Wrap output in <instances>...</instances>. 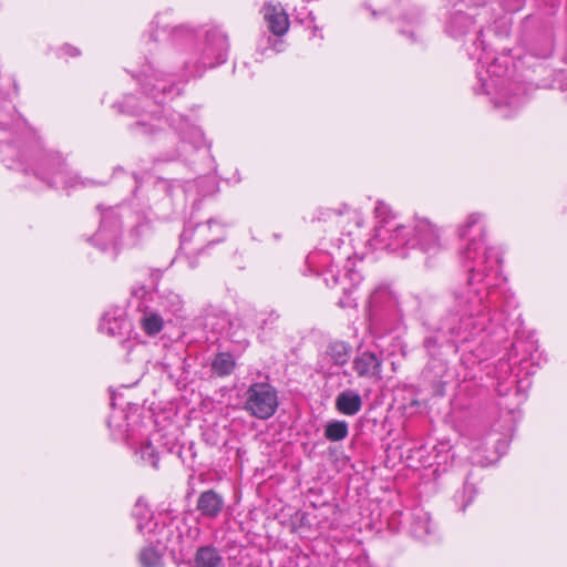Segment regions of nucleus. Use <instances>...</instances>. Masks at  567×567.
<instances>
[{
    "instance_id": "nucleus-10",
    "label": "nucleus",
    "mask_w": 567,
    "mask_h": 567,
    "mask_svg": "<svg viewBox=\"0 0 567 567\" xmlns=\"http://www.w3.org/2000/svg\"><path fill=\"white\" fill-rule=\"evenodd\" d=\"M133 76L141 83L144 93L158 104L179 94L174 80L166 79V74L156 71L152 64H147L141 73Z\"/></svg>"
},
{
    "instance_id": "nucleus-11",
    "label": "nucleus",
    "mask_w": 567,
    "mask_h": 567,
    "mask_svg": "<svg viewBox=\"0 0 567 567\" xmlns=\"http://www.w3.org/2000/svg\"><path fill=\"white\" fill-rule=\"evenodd\" d=\"M99 329L111 337H120L121 344L125 349H131V333L133 331L132 322L127 319L123 308L115 307L106 311L100 322Z\"/></svg>"
},
{
    "instance_id": "nucleus-30",
    "label": "nucleus",
    "mask_w": 567,
    "mask_h": 567,
    "mask_svg": "<svg viewBox=\"0 0 567 567\" xmlns=\"http://www.w3.org/2000/svg\"><path fill=\"white\" fill-rule=\"evenodd\" d=\"M476 494V488L473 484L467 481L464 483L463 489L457 492L454 499L460 504V509L465 512L466 507L473 502Z\"/></svg>"
},
{
    "instance_id": "nucleus-28",
    "label": "nucleus",
    "mask_w": 567,
    "mask_h": 567,
    "mask_svg": "<svg viewBox=\"0 0 567 567\" xmlns=\"http://www.w3.org/2000/svg\"><path fill=\"white\" fill-rule=\"evenodd\" d=\"M164 321L158 313H145L141 319V327L151 337L156 336L163 329Z\"/></svg>"
},
{
    "instance_id": "nucleus-42",
    "label": "nucleus",
    "mask_w": 567,
    "mask_h": 567,
    "mask_svg": "<svg viewBox=\"0 0 567 567\" xmlns=\"http://www.w3.org/2000/svg\"><path fill=\"white\" fill-rule=\"evenodd\" d=\"M337 214V215H341L342 213L340 210H336V209H326L323 213H321V215L323 216V218L326 219L327 217H330L331 214Z\"/></svg>"
},
{
    "instance_id": "nucleus-24",
    "label": "nucleus",
    "mask_w": 567,
    "mask_h": 567,
    "mask_svg": "<svg viewBox=\"0 0 567 567\" xmlns=\"http://www.w3.org/2000/svg\"><path fill=\"white\" fill-rule=\"evenodd\" d=\"M323 434L330 442H340L348 436L349 424L344 420H331L324 425Z\"/></svg>"
},
{
    "instance_id": "nucleus-41",
    "label": "nucleus",
    "mask_w": 567,
    "mask_h": 567,
    "mask_svg": "<svg viewBox=\"0 0 567 567\" xmlns=\"http://www.w3.org/2000/svg\"><path fill=\"white\" fill-rule=\"evenodd\" d=\"M474 44L477 45V47L480 45L483 50H485L484 39H483V30H480L477 32L476 39L474 41Z\"/></svg>"
},
{
    "instance_id": "nucleus-26",
    "label": "nucleus",
    "mask_w": 567,
    "mask_h": 567,
    "mask_svg": "<svg viewBox=\"0 0 567 567\" xmlns=\"http://www.w3.org/2000/svg\"><path fill=\"white\" fill-rule=\"evenodd\" d=\"M159 305L173 315H177L183 310V300L181 296L171 290L159 293Z\"/></svg>"
},
{
    "instance_id": "nucleus-25",
    "label": "nucleus",
    "mask_w": 567,
    "mask_h": 567,
    "mask_svg": "<svg viewBox=\"0 0 567 567\" xmlns=\"http://www.w3.org/2000/svg\"><path fill=\"white\" fill-rule=\"evenodd\" d=\"M164 553L151 544L141 549L138 560L142 567H162Z\"/></svg>"
},
{
    "instance_id": "nucleus-40",
    "label": "nucleus",
    "mask_w": 567,
    "mask_h": 567,
    "mask_svg": "<svg viewBox=\"0 0 567 567\" xmlns=\"http://www.w3.org/2000/svg\"><path fill=\"white\" fill-rule=\"evenodd\" d=\"M61 51L64 53V54H68L69 56H72V58H75V56H79L80 55V50L71 44H63L61 47Z\"/></svg>"
},
{
    "instance_id": "nucleus-29",
    "label": "nucleus",
    "mask_w": 567,
    "mask_h": 567,
    "mask_svg": "<svg viewBox=\"0 0 567 567\" xmlns=\"http://www.w3.org/2000/svg\"><path fill=\"white\" fill-rule=\"evenodd\" d=\"M140 104L138 99L130 94L125 95L123 101L114 104V106L117 107L121 113L138 116L142 112V106Z\"/></svg>"
},
{
    "instance_id": "nucleus-13",
    "label": "nucleus",
    "mask_w": 567,
    "mask_h": 567,
    "mask_svg": "<svg viewBox=\"0 0 567 567\" xmlns=\"http://www.w3.org/2000/svg\"><path fill=\"white\" fill-rule=\"evenodd\" d=\"M381 355L372 351H363L358 353L352 361V370L358 378L362 379H381L382 378Z\"/></svg>"
},
{
    "instance_id": "nucleus-35",
    "label": "nucleus",
    "mask_w": 567,
    "mask_h": 567,
    "mask_svg": "<svg viewBox=\"0 0 567 567\" xmlns=\"http://www.w3.org/2000/svg\"><path fill=\"white\" fill-rule=\"evenodd\" d=\"M177 454L183 463H186L188 458L194 460L196 456L194 443L190 442L187 447L184 445L178 446Z\"/></svg>"
},
{
    "instance_id": "nucleus-34",
    "label": "nucleus",
    "mask_w": 567,
    "mask_h": 567,
    "mask_svg": "<svg viewBox=\"0 0 567 567\" xmlns=\"http://www.w3.org/2000/svg\"><path fill=\"white\" fill-rule=\"evenodd\" d=\"M353 289L344 287L343 297L338 301V306L341 308H353L357 306L355 298L352 297Z\"/></svg>"
},
{
    "instance_id": "nucleus-32",
    "label": "nucleus",
    "mask_w": 567,
    "mask_h": 567,
    "mask_svg": "<svg viewBox=\"0 0 567 567\" xmlns=\"http://www.w3.org/2000/svg\"><path fill=\"white\" fill-rule=\"evenodd\" d=\"M169 37L174 44H179L184 41L192 43L196 38L194 31L186 25H176L172 28Z\"/></svg>"
},
{
    "instance_id": "nucleus-48",
    "label": "nucleus",
    "mask_w": 567,
    "mask_h": 567,
    "mask_svg": "<svg viewBox=\"0 0 567 567\" xmlns=\"http://www.w3.org/2000/svg\"><path fill=\"white\" fill-rule=\"evenodd\" d=\"M111 405H112V406H114V405H115L114 398H112Z\"/></svg>"
},
{
    "instance_id": "nucleus-36",
    "label": "nucleus",
    "mask_w": 567,
    "mask_h": 567,
    "mask_svg": "<svg viewBox=\"0 0 567 567\" xmlns=\"http://www.w3.org/2000/svg\"><path fill=\"white\" fill-rule=\"evenodd\" d=\"M151 229V226L148 223H138L131 229V236L135 238V243L140 240L141 237H143L146 233H148Z\"/></svg>"
},
{
    "instance_id": "nucleus-23",
    "label": "nucleus",
    "mask_w": 567,
    "mask_h": 567,
    "mask_svg": "<svg viewBox=\"0 0 567 567\" xmlns=\"http://www.w3.org/2000/svg\"><path fill=\"white\" fill-rule=\"evenodd\" d=\"M474 21L468 14L457 11L453 13L446 24L447 33L457 39L466 34L473 27Z\"/></svg>"
},
{
    "instance_id": "nucleus-22",
    "label": "nucleus",
    "mask_w": 567,
    "mask_h": 567,
    "mask_svg": "<svg viewBox=\"0 0 567 567\" xmlns=\"http://www.w3.org/2000/svg\"><path fill=\"white\" fill-rule=\"evenodd\" d=\"M236 369V360L230 352H218L210 361V373L217 378L230 375Z\"/></svg>"
},
{
    "instance_id": "nucleus-15",
    "label": "nucleus",
    "mask_w": 567,
    "mask_h": 567,
    "mask_svg": "<svg viewBox=\"0 0 567 567\" xmlns=\"http://www.w3.org/2000/svg\"><path fill=\"white\" fill-rule=\"evenodd\" d=\"M375 215L379 220L374 227L373 239L377 244L383 245V248L386 249V243L390 241V235L393 234L395 227L391 226V221L394 217L391 208L382 202H379L375 206Z\"/></svg>"
},
{
    "instance_id": "nucleus-19",
    "label": "nucleus",
    "mask_w": 567,
    "mask_h": 567,
    "mask_svg": "<svg viewBox=\"0 0 567 567\" xmlns=\"http://www.w3.org/2000/svg\"><path fill=\"white\" fill-rule=\"evenodd\" d=\"M194 567H223L224 558L215 546H199L194 555Z\"/></svg>"
},
{
    "instance_id": "nucleus-33",
    "label": "nucleus",
    "mask_w": 567,
    "mask_h": 567,
    "mask_svg": "<svg viewBox=\"0 0 567 567\" xmlns=\"http://www.w3.org/2000/svg\"><path fill=\"white\" fill-rule=\"evenodd\" d=\"M354 261H352L350 258L347 260V264L344 266L346 268V274L343 276V279H348L350 281V287L349 288H354L357 287L361 280H362V276L357 271L354 270Z\"/></svg>"
},
{
    "instance_id": "nucleus-47",
    "label": "nucleus",
    "mask_w": 567,
    "mask_h": 567,
    "mask_svg": "<svg viewBox=\"0 0 567 567\" xmlns=\"http://www.w3.org/2000/svg\"><path fill=\"white\" fill-rule=\"evenodd\" d=\"M150 37H151V39H152L153 41H156V38H155V35H154V32H151Z\"/></svg>"
},
{
    "instance_id": "nucleus-37",
    "label": "nucleus",
    "mask_w": 567,
    "mask_h": 567,
    "mask_svg": "<svg viewBox=\"0 0 567 567\" xmlns=\"http://www.w3.org/2000/svg\"><path fill=\"white\" fill-rule=\"evenodd\" d=\"M279 319V315L275 311L268 313V316L260 321L261 329H272L277 320Z\"/></svg>"
},
{
    "instance_id": "nucleus-44",
    "label": "nucleus",
    "mask_w": 567,
    "mask_h": 567,
    "mask_svg": "<svg viewBox=\"0 0 567 567\" xmlns=\"http://www.w3.org/2000/svg\"><path fill=\"white\" fill-rule=\"evenodd\" d=\"M6 148H7V151H9V152H11V151L13 152L16 147H14L11 143H7V144H6Z\"/></svg>"
},
{
    "instance_id": "nucleus-3",
    "label": "nucleus",
    "mask_w": 567,
    "mask_h": 567,
    "mask_svg": "<svg viewBox=\"0 0 567 567\" xmlns=\"http://www.w3.org/2000/svg\"><path fill=\"white\" fill-rule=\"evenodd\" d=\"M441 240L437 229L427 219H417L412 227L395 225L390 241L386 243L389 251H399L402 258L409 256V250H419L426 255H436L441 250Z\"/></svg>"
},
{
    "instance_id": "nucleus-31",
    "label": "nucleus",
    "mask_w": 567,
    "mask_h": 567,
    "mask_svg": "<svg viewBox=\"0 0 567 567\" xmlns=\"http://www.w3.org/2000/svg\"><path fill=\"white\" fill-rule=\"evenodd\" d=\"M292 523L299 528H312L319 527L320 522L317 516L305 511H297L292 516Z\"/></svg>"
},
{
    "instance_id": "nucleus-4",
    "label": "nucleus",
    "mask_w": 567,
    "mask_h": 567,
    "mask_svg": "<svg viewBox=\"0 0 567 567\" xmlns=\"http://www.w3.org/2000/svg\"><path fill=\"white\" fill-rule=\"evenodd\" d=\"M31 169L33 175L45 183L49 187H56V177L60 178V182L65 188H74L79 186L97 187L106 185L105 181L82 177L78 173H73L69 169L61 153L54 151L41 152Z\"/></svg>"
},
{
    "instance_id": "nucleus-5",
    "label": "nucleus",
    "mask_w": 567,
    "mask_h": 567,
    "mask_svg": "<svg viewBox=\"0 0 567 567\" xmlns=\"http://www.w3.org/2000/svg\"><path fill=\"white\" fill-rule=\"evenodd\" d=\"M229 41L219 28H210L205 32V40L192 55L184 61L188 76L200 78L207 69L216 68L227 61Z\"/></svg>"
},
{
    "instance_id": "nucleus-39",
    "label": "nucleus",
    "mask_w": 567,
    "mask_h": 567,
    "mask_svg": "<svg viewBox=\"0 0 567 567\" xmlns=\"http://www.w3.org/2000/svg\"><path fill=\"white\" fill-rule=\"evenodd\" d=\"M340 277L338 272H334L333 270H328L324 276V281L327 286L334 287L339 284Z\"/></svg>"
},
{
    "instance_id": "nucleus-43",
    "label": "nucleus",
    "mask_w": 567,
    "mask_h": 567,
    "mask_svg": "<svg viewBox=\"0 0 567 567\" xmlns=\"http://www.w3.org/2000/svg\"><path fill=\"white\" fill-rule=\"evenodd\" d=\"M484 86H485V83L482 82L480 89H475V94L485 93L486 91H485Z\"/></svg>"
},
{
    "instance_id": "nucleus-20",
    "label": "nucleus",
    "mask_w": 567,
    "mask_h": 567,
    "mask_svg": "<svg viewBox=\"0 0 567 567\" xmlns=\"http://www.w3.org/2000/svg\"><path fill=\"white\" fill-rule=\"evenodd\" d=\"M132 515L137 520V529L143 534H151L158 527V522L154 520L152 511L141 498L135 503Z\"/></svg>"
},
{
    "instance_id": "nucleus-2",
    "label": "nucleus",
    "mask_w": 567,
    "mask_h": 567,
    "mask_svg": "<svg viewBox=\"0 0 567 567\" xmlns=\"http://www.w3.org/2000/svg\"><path fill=\"white\" fill-rule=\"evenodd\" d=\"M166 122L174 130V135L164 133L156 124L144 121L135 122L131 125V130L142 135L158 137L163 142H173L177 137L179 146L162 152L159 159L163 162L187 157L206 146L204 133L199 127L192 125L186 116L179 113H171L166 115Z\"/></svg>"
},
{
    "instance_id": "nucleus-7",
    "label": "nucleus",
    "mask_w": 567,
    "mask_h": 567,
    "mask_svg": "<svg viewBox=\"0 0 567 567\" xmlns=\"http://www.w3.org/2000/svg\"><path fill=\"white\" fill-rule=\"evenodd\" d=\"M369 318L372 324L389 332L395 330L402 320L398 297L386 286L375 288L369 298Z\"/></svg>"
},
{
    "instance_id": "nucleus-18",
    "label": "nucleus",
    "mask_w": 567,
    "mask_h": 567,
    "mask_svg": "<svg viewBox=\"0 0 567 567\" xmlns=\"http://www.w3.org/2000/svg\"><path fill=\"white\" fill-rule=\"evenodd\" d=\"M352 354V346L342 340L330 341L324 350V357L328 358L333 365H346Z\"/></svg>"
},
{
    "instance_id": "nucleus-16",
    "label": "nucleus",
    "mask_w": 567,
    "mask_h": 567,
    "mask_svg": "<svg viewBox=\"0 0 567 567\" xmlns=\"http://www.w3.org/2000/svg\"><path fill=\"white\" fill-rule=\"evenodd\" d=\"M264 18L268 23L269 30L278 37L284 35L289 29V19L284 9L272 4L264 7Z\"/></svg>"
},
{
    "instance_id": "nucleus-45",
    "label": "nucleus",
    "mask_w": 567,
    "mask_h": 567,
    "mask_svg": "<svg viewBox=\"0 0 567 567\" xmlns=\"http://www.w3.org/2000/svg\"><path fill=\"white\" fill-rule=\"evenodd\" d=\"M23 157H24V155H23L22 153H20V152H19V153H18V158H19V161H21V162H22V161H23Z\"/></svg>"
},
{
    "instance_id": "nucleus-6",
    "label": "nucleus",
    "mask_w": 567,
    "mask_h": 567,
    "mask_svg": "<svg viewBox=\"0 0 567 567\" xmlns=\"http://www.w3.org/2000/svg\"><path fill=\"white\" fill-rule=\"evenodd\" d=\"M227 238V231L224 224L215 218L205 223H197L193 226H185L181 234L179 251L187 258L208 254L217 244L224 243Z\"/></svg>"
},
{
    "instance_id": "nucleus-9",
    "label": "nucleus",
    "mask_w": 567,
    "mask_h": 567,
    "mask_svg": "<svg viewBox=\"0 0 567 567\" xmlns=\"http://www.w3.org/2000/svg\"><path fill=\"white\" fill-rule=\"evenodd\" d=\"M278 405V392L269 382H254L244 393V409L259 420L270 419Z\"/></svg>"
},
{
    "instance_id": "nucleus-12",
    "label": "nucleus",
    "mask_w": 567,
    "mask_h": 567,
    "mask_svg": "<svg viewBox=\"0 0 567 567\" xmlns=\"http://www.w3.org/2000/svg\"><path fill=\"white\" fill-rule=\"evenodd\" d=\"M148 535V543L155 545L163 553H165V550L175 553L183 539L182 532L179 527L174 524V522L162 524L158 523V527H156L155 530Z\"/></svg>"
},
{
    "instance_id": "nucleus-21",
    "label": "nucleus",
    "mask_w": 567,
    "mask_h": 567,
    "mask_svg": "<svg viewBox=\"0 0 567 567\" xmlns=\"http://www.w3.org/2000/svg\"><path fill=\"white\" fill-rule=\"evenodd\" d=\"M411 535L419 539L424 540L432 533L431 516L423 509H415L411 514L410 522Z\"/></svg>"
},
{
    "instance_id": "nucleus-46",
    "label": "nucleus",
    "mask_w": 567,
    "mask_h": 567,
    "mask_svg": "<svg viewBox=\"0 0 567 567\" xmlns=\"http://www.w3.org/2000/svg\"><path fill=\"white\" fill-rule=\"evenodd\" d=\"M151 24H152V25H156V27H158L159 22H158L157 20H154V21H152V23H151Z\"/></svg>"
},
{
    "instance_id": "nucleus-14",
    "label": "nucleus",
    "mask_w": 567,
    "mask_h": 567,
    "mask_svg": "<svg viewBox=\"0 0 567 567\" xmlns=\"http://www.w3.org/2000/svg\"><path fill=\"white\" fill-rule=\"evenodd\" d=\"M225 498L213 488L202 492L197 498L196 512L199 519L214 520L224 512Z\"/></svg>"
},
{
    "instance_id": "nucleus-49",
    "label": "nucleus",
    "mask_w": 567,
    "mask_h": 567,
    "mask_svg": "<svg viewBox=\"0 0 567 567\" xmlns=\"http://www.w3.org/2000/svg\"><path fill=\"white\" fill-rule=\"evenodd\" d=\"M0 128L4 130V125L2 123H0Z\"/></svg>"
},
{
    "instance_id": "nucleus-27",
    "label": "nucleus",
    "mask_w": 567,
    "mask_h": 567,
    "mask_svg": "<svg viewBox=\"0 0 567 567\" xmlns=\"http://www.w3.org/2000/svg\"><path fill=\"white\" fill-rule=\"evenodd\" d=\"M135 453L140 454L141 460L145 465H150L154 470L159 468V453L156 451L150 440L142 443L141 447L135 451Z\"/></svg>"
},
{
    "instance_id": "nucleus-1",
    "label": "nucleus",
    "mask_w": 567,
    "mask_h": 567,
    "mask_svg": "<svg viewBox=\"0 0 567 567\" xmlns=\"http://www.w3.org/2000/svg\"><path fill=\"white\" fill-rule=\"evenodd\" d=\"M458 236L468 240L466 247L460 251L461 262L466 268L468 278L464 287L452 291L454 308L457 310L450 309L423 339V347L433 360L442 354L445 347L456 352L458 342H468L491 322L489 307L485 302L486 289L480 285L487 272L501 262V258L493 248L485 246L481 214L468 215L458 229Z\"/></svg>"
},
{
    "instance_id": "nucleus-38",
    "label": "nucleus",
    "mask_w": 567,
    "mask_h": 567,
    "mask_svg": "<svg viewBox=\"0 0 567 567\" xmlns=\"http://www.w3.org/2000/svg\"><path fill=\"white\" fill-rule=\"evenodd\" d=\"M157 186L161 187V189L164 190L167 196H173V190L175 187L173 182L166 181L164 178H158Z\"/></svg>"
},
{
    "instance_id": "nucleus-17",
    "label": "nucleus",
    "mask_w": 567,
    "mask_h": 567,
    "mask_svg": "<svg viewBox=\"0 0 567 567\" xmlns=\"http://www.w3.org/2000/svg\"><path fill=\"white\" fill-rule=\"evenodd\" d=\"M361 395L352 389H347L340 392L334 401L336 409L343 415H354L362 408Z\"/></svg>"
},
{
    "instance_id": "nucleus-8",
    "label": "nucleus",
    "mask_w": 567,
    "mask_h": 567,
    "mask_svg": "<svg viewBox=\"0 0 567 567\" xmlns=\"http://www.w3.org/2000/svg\"><path fill=\"white\" fill-rule=\"evenodd\" d=\"M101 212L100 227L89 240L104 252H110L116 258L122 247V220L113 207L104 208L102 204L96 206Z\"/></svg>"
}]
</instances>
